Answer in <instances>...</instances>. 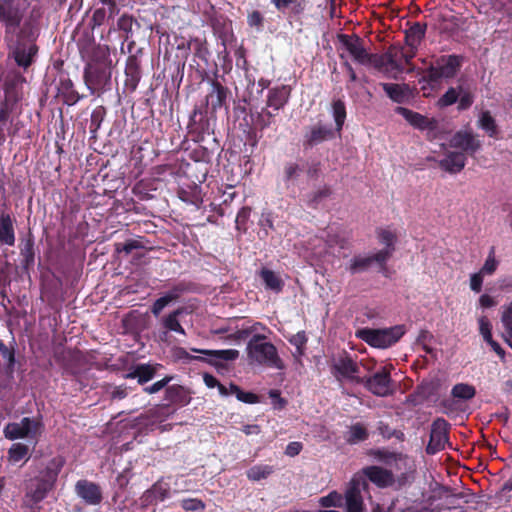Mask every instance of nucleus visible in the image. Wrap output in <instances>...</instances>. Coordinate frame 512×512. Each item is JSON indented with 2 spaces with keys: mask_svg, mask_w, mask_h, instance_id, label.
Listing matches in <instances>:
<instances>
[{
  "mask_svg": "<svg viewBox=\"0 0 512 512\" xmlns=\"http://www.w3.org/2000/svg\"><path fill=\"white\" fill-rule=\"evenodd\" d=\"M63 466L64 459L62 457H54L49 460L46 466L39 470L38 475L26 482V497L33 503L44 500L54 488Z\"/></svg>",
  "mask_w": 512,
  "mask_h": 512,
  "instance_id": "f257e3e1",
  "label": "nucleus"
},
{
  "mask_svg": "<svg viewBox=\"0 0 512 512\" xmlns=\"http://www.w3.org/2000/svg\"><path fill=\"white\" fill-rule=\"evenodd\" d=\"M246 351L251 362L276 369L284 368L277 348L266 341V336L263 334H254L247 343Z\"/></svg>",
  "mask_w": 512,
  "mask_h": 512,
  "instance_id": "f03ea898",
  "label": "nucleus"
},
{
  "mask_svg": "<svg viewBox=\"0 0 512 512\" xmlns=\"http://www.w3.org/2000/svg\"><path fill=\"white\" fill-rule=\"evenodd\" d=\"M464 57L461 55H441L424 71L423 79L429 84L439 83L442 79H451L460 70Z\"/></svg>",
  "mask_w": 512,
  "mask_h": 512,
  "instance_id": "7ed1b4c3",
  "label": "nucleus"
},
{
  "mask_svg": "<svg viewBox=\"0 0 512 512\" xmlns=\"http://www.w3.org/2000/svg\"><path fill=\"white\" fill-rule=\"evenodd\" d=\"M405 334L404 325H396L384 329L363 328L357 336L369 346L385 349L397 343Z\"/></svg>",
  "mask_w": 512,
  "mask_h": 512,
  "instance_id": "20e7f679",
  "label": "nucleus"
},
{
  "mask_svg": "<svg viewBox=\"0 0 512 512\" xmlns=\"http://www.w3.org/2000/svg\"><path fill=\"white\" fill-rule=\"evenodd\" d=\"M355 382L362 384L369 392L378 397H387L394 391L388 366L381 367L371 376L356 378Z\"/></svg>",
  "mask_w": 512,
  "mask_h": 512,
  "instance_id": "39448f33",
  "label": "nucleus"
},
{
  "mask_svg": "<svg viewBox=\"0 0 512 512\" xmlns=\"http://www.w3.org/2000/svg\"><path fill=\"white\" fill-rule=\"evenodd\" d=\"M112 68L85 65L83 80L91 94H102L110 89Z\"/></svg>",
  "mask_w": 512,
  "mask_h": 512,
  "instance_id": "423d86ee",
  "label": "nucleus"
},
{
  "mask_svg": "<svg viewBox=\"0 0 512 512\" xmlns=\"http://www.w3.org/2000/svg\"><path fill=\"white\" fill-rule=\"evenodd\" d=\"M395 113L401 115L413 128L426 132L428 140L436 138L439 122L435 118H429L406 107L397 106Z\"/></svg>",
  "mask_w": 512,
  "mask_h": 512,
  "instance_id": "0eeeda50",
  "label": "nucleus"
},
{
  "mask_svg": "<svg viewBox=\"0 0 512 512\" xmlns=\"http://www.w3.org/2000/svg\"><path fill=\"white\" fill-rule=\"evenodd\" d=\"M24 9L20 0H0V22L5 27V33H14L22 22Z\"/></svg>",
  "mask_w": 512,
  "mask_h": 512,
  "instance_id": "6e6552de",
  "label": "nucleus"
},
{
  "mask_svg": "<svg viewBox=\"0 0 512 512\" xmlns=\"http://www.w3.org/2000/svg\"><path fill=\"white\" fill-rule=\"evenodd\" d=\"M455 103H458L457 109L459 111H465L469 109L474 103V95L469 89L464 88L462 85H458L457 87H450L438 99L437 106L439 108H445Z\"/></svg>",
  "mask_w": 512,
  "mask_h": 512,
  "instance_id": "1a4fd4ad",
  "label": "nucleus"
},
{
  "mask_svg": "<svg viewBox=\"0 0 512 512\" xmlns=\"http://www.w3.org/2000/svg\"><path fill=\"white\" fill-rule=\"evenodd\" d=\"M450 424L442 417L436 418L431 425L430 438L426 446V453L434 455L445 449L449 439Z\"/></svg>",
  "mask_w": 512,
  "mask_h": 512,
  "instance_id": "9d476101",
  "label": "nucleus"
},
{
  "mask_svg": "<svg viewBox=\"0 0 512 512\" xmlns=\"http://www.w3.org/2000/svg\"><path fill=\"white\" fill-rule=\"evenodd\" d=\"M338 39L350 53L353 59L359 64H369L372 62V58L375 57L374 55L367 52L364 47L363 39L360 38L357 34H340Z\"/></svg>",
  "mask_w": 512,
  "mask_h": 512,
  "instance_id": "9b49d317",
  "label": "nucleus"
},
{
  "mask_svg": "<svg viewBox=\"0 0 512 512\" xmlns=\"http://www.w3.org/2000/svg\"><path fill=\"white\" fill-rule=\"evenodd\" d=\"M74 491L76 495L90 506H98L103 501L102 488L98 483L87 479H80L76 482Z\"/></svg>",
  "mask_w": 512,
  "mask_h": 512,
  "instance_id": "f8f14e48",
  "label": "nucleus"
},
{
  "mask_svg": "<svg viewBox=\"0 0 512 512\" xmlns=\"http://www.w3.org/2000/svg\"><path fill=\"white\" fill-rule=\"evenodd\" d=\"M367 483L360 475H354L349 482L345 492L346 510L347 512H362L363 499L361 489L365 488Z\"/></svg>",
  "mask_w": 512,
  "mask_h": 512,
  "instance_id": "ddd939ff",
  "label": "nucleus"
},
{
  "mask_svg": "<svg viewBox=\"0 0 512 512\" xmlns=\"http://www.w3.org/2000/svg\"><path fill=\"white\" fill-rule=\"evenodd\" d=\"M387 252H377L373 255H355L347 266V270L352 274H358L367 271L371 265L377 263L381 270L386 269Z\"/></svg>",
  "mask_w": 512,
  "mask_h": 512,
  "instance_id": "4468645a",
  "label": "nucleus"
},
{
  "mask_svg": "<svg viewBox=\"0 0 512 512\" xmlns=\"http://www.w3.org/2000/svg\"><path fill=\"white\" fill-rule=\"evenodd\" d=\"M170 484L164 481V477L158 479L140 497L141 507L147 508L156 505L170 497Z\"/></svg>",
  "mask_w": 512,
  "mask_h": 512,
  "instance_id": "2eb2a0df",
  "label": "nucleus"
},
{
  "mask_svg": "<svg viewBox=\"0 0 512 512\" xmlns=\"http://www.w3.org/2000/svg\"><path fill=\"white\" fill-rule=\"evenodd\" d=\"M208 21L214 35L221 40L224 51L226 52V42L233 32L232 21L225 14L215 10L214 7L211 8Z\"/></svg>",
  "mask_w": 512,
  "mask_h": 512,
  "instance_id": "dca6fc26",
  "label": "nucleus"
},
{
  "mask_svg": "<svg viewBox=\"0 0 512 512\" xmlns=\"http://www.w3.org/2000/svg\"><path fill=\"white\" fill-rule=\"evenodd\" d=\"M38 51L36 44L15 41L11 54L15 63L26 70L34 63Z\"/></svg>",
  "mask_w": 512,
  "mask_h": 512,
  "instance_id": "f3484780",
  "label": "nucleus"
},
{
  "mask_svg": "<svg viewBox=\"0 0 512 512\" xmlns=\"http://www.w3.org/2000/svg\"><path fill=\"white\" fill-rule=\"evenodd\" d=\"M450 146L460 149L465 155L474 156L481 148V141L470 131H457L450 139Z\"/></svg>",
  "mask_w": 512,
  "mask_h": 512,
  "instance_id": "a211bd4d",
  "label": "nucleus"
},
{
  "mask_svg": "<svg viewBox=\"0 0 512 512\" xmlns=\"http://www.w3.org/2000/svg\"><path fill=\"white\" fill-rule=\"evenodd\" d=\"M335 137V132L331 124L317 123L310 127V130L304 135V148H312L324 141L331 140Z\"/></svg>",
  "mask_w": 512,
  "mask_h": 512,
  "instance_id": "6ab92c4d",
  "label": "nucleus"
},
{
  "mask_svg": "<svg viewBox=\"0 0 512 512\" xmlns=\"http://www.w3.org/2000/svg\"><path fill=\"white\" fill-rule=\"evenodd\" d=\"M191 351L208 356L209 358H205L203 362H206L217 369L225 367L223 362L235 361L239 357V351L236 349L209 350L191 348Z\"/></svg>",
  "mask_w": 512,
  "mask_h": 512,
  "instance_id": "aec40b11",
  "label": "nucleus"
},
{
  "mask_svg": "<svg viewBox=\"0 0 512 512\" xmlns=\"http://www.w3.org/2000/svg\"><path fill=\"white\" fill-rule=\"evenodd\" d=\"M210 85L211 89L208 95L206 96L205 106H207L210 102L211 109L213 112H216L218 109L222 107H227V100L231 95V92L228 89V87L224 86L217 79H212Z\"/></svg>",
  "mask_w": 512,
  "mask_h": 512,
  "instance_id": "412c9836",
  "label": "nucleus"
},
{
  "mask_svg": "<svg viewBox=\"0 0 512 512\" xmlns=\"http://www.w3.org/2000/svg\"><path fill=\"white\" fill-rule=\"evenodd\" d=\"M363 476L379 488H387L394 484V475L390 470L380 466H367L361 470Z\"/></svg>",
  "mask_w": 512,
  "mask_h": 512,
  "instance_id": "4be33fe9",
  "label": "nucleus"
},
{
  "mask_svg": "<svg viewBox=\"0 0 512 512\" xmlns=\"http://www.w3.org/2000/svg\"><path fill=\"white\" fill-rule=\"evenodd\" d=\"M57 94L61 98L63 104L68 106H73L81 99L85 97V95L80 94L73 83V81L68 77L61 75L59 78V82L57 84Z\"/></svg>",
  "mask_w": 512,
  "mask_h": 512,
  "instance_id": "5701e85b",
  "label": "nucleus"
},
{
  "mask_svg": "<svg viewBox=\"0 0 512 512\" xmlns=\"http://www.w3.org/2000/svg\"><path fill=\"white\" fill-rule=\"evenodd\" d=\"M159 368H162V365L159 363L136 364L135 366L130 368L128 373L125 375V378L136 379L139 385H145L156 376Z\"/></svg>",
  "mask_w": 512,
  "mask_h": 512,
  "instance_id": "b1692460",
  "label": "nucleus"
},
{
  "mask_svg": "<svg viewBox=\"0 0 512 512\" xmlns=\"http://www.w3.org/2000/svg\"><path fill=\"white\" fill-rule=\"evenodd\" d=\"M190 133H195L199 136L209 134L210 132V121L207 116V110L205 107L195 106L188 123Z\"/></svg>",
  "mask_w": 512,
  "mask_h": 512,
  "instance_id": "393cba45",
  "label": "nucleus"
},
{
  "mask_svg": "<svg viewBox=\"0 0 512 512\" xmlns=\"http://www.w3.org/2000/svg\"><path fill=\"white\" fill-rule=\"evenodd\" d=\"M291 91V86L284 84L269 89L266 100L267 108H272L273 112L283 109L290 99Z\"/></svg>",
  "mask_w": 512,
  "mask_h": 512,
  "instance_id": "a878e982",
  "label": "nucleus"
},
{
  "mask_svg": "<svg viewBox=\"0 0 512 512\" xmlns=\"http://www.w3.org/2000/svg\"><path fill=\"white\" fill-rule=\"evenodd\" d=\"M125 67V89L134 92L141 79L140 62L135 54L130 53Z\"/></svg>",
  "mask_w": 512,
  "mask_h": 512,
  "instance_id": "bb28decb",
  "label": "nucleus"
},
{
  "mask_svg": "<svg viewBox=\"0 0 512 512\" xmlns=\"http://www.w3.org/2000/svg\"><path fill=\"white\" fill-rule=\"evenodd\" d=\"M332 372L334 374H338L343 378L350 379L355 381L357 376H355L359 372V367L357 363L349 356H341L331 366Z\"/></svg>",
  "mask_w": 512,
  "mask_h": 512,
  "instance_id": "cd10ccee",
  "label": "nucleus"
},
{
  "mask_svg": "<svg viewBox=\"0 0 512 512\" xmlns=\"http://www.w3.org/2000/svg\"><path fill=\"white\" fill-rule=\"evenodd\" d=\"M139 28V22L131 15L123 14L117 20V29L122 33V44L124 42H128L127 49L128 53H132V49L135 46V42L133 40L129 41L133 35V28Z\"/></svg>",
  "mask_w": 512,
  "mask_h": 512,
  "instance_id": "c85d7f7f",
  "label": "nucleus"
},
{
  "mask_svg": "<svg viewBox=\"0 0 512 512\" xmlns=\"http://www.w3.org/2000/svg\"><path fill=\"white\" fill-rule=\"evenodd\" d=\"M466 160V155L463 152L449 151L439 161V167L450 174H457L464 169Z\"/></svg>",
  "mask_w": 512,
  "mask_h": 512,
  "instance_id": "c756f323",
  "label": "nucleus"
},
{
  "mask_svg": "<svg viewBox=\"0 0 512 512\" xmlns=\"http://www.w3.org/2000/svg\"><path fill=\"white\" fill-rule=\"evenodd\" d=\"M164 400L171 405L186 406L191 401L190 392L182 385H168L165 389Z\"/></svg>",
  "mask_w": 512,
  "mask_h": 512,
  "instance_id": "7c9ffc66",
  "label": "nucleus"
},
{
  "mask_svg": "<svg viewBox=\"0 0 512 512\" xmlns=\"http://www.w3.org/2000/svg\"><path fill=\"white\" fill-rule=\"evenodd\" d=\"M111 51L107 44H98L93 47L90 59L86 65L113 68V62L110 57Z\"/></svg>",
  "mask_w": 512,
  "mask_h": 512,
  "instance_id": "2f4dec72",
  "label": "nucleus"
},
{
  "mask_svg": "<svg viewBox=\"0 0 512 512\" xmlns=\"http://www.w3.org/2000/svg\"><path fill=\"white\" fill-rule=\"evenodd\" d=\"M33 421L24 417L19 423H9L4 429L5 437L10 440L25 438L29 435Z\"/></svg>",
  "mask_w": 512,
  "mask_h": 512,
  "instance_id": "473e14b6",
  "label": "nucleus"
},
{
  "mask_svg": "<svg viewBox=\"0 0 512 512\" xmlns=\"http://www.w3.org/2000/svg\"><path fill=\"white\" fill-rule=\"evenodd\" d=\"M277 11L285 13L289 9V17L299 18L306 10L305 0H271Z\"/></svg>",
  "mask_w": 512,
  "mask_h": 512,
  "instance_id": "72a5a7b5",
  "label": "nucleus"
},
{
  "mask_svg": "<svg viewBox=\"0 0 512 512\" xmlns=\"http://www.w3.org/2000/svg\"><path fill=\"white\" fill-rule=\"evenodd\" d=\"M400 45L392 44L388 47L385 53L378 57L375 61L376 67L390 66L394 70L402 71L403 65L399 61Z\"/></svg>",
  "mask_w": 512,
  "mask_h": 512,
  "instance_id": "f704fd0d",
  "label": "nucleus"
},
{
  "mask_svg": "<svg viewBox=\"0 0 512 512\" xmlns=\"http://www.w3.org/2000/svg\"><path fill=\"white\" fill-rule=\"evenodd\" d=\"M303 172L304 166L299 161H286L282 168V180L286 188L295 185Z\"/></svg>",
  "mask_w": 512,
  "mask_h": 512,
  "instance_id": "c9c22d12",
  "label": "nucleus"
},
{
  "mask_svg": "<svg viewBox=\"0 0 512 512\" xmlns=\"http://www.w3.org/2000/svg\"><path fill=\"white\" fill-rule=\"evenodd\" d=\"M0 243L8 246L15 244L14 221L8 213L0 215Z\"/></svg>",
  "mask_w": 512,
  "mask_h": 512,
  "instance_id": "e433bc0d",
  "label": "nucleus"
},
{
  "mask_svg": "<svg viewBox=\"0 0 512 512\" xmlns=\"http://www.w3.org/2000/svg\"><path fill=\"white\" fill-rule=\"evenodd\" d=\"M183 311V308H177L161 319V324L164 328V336H166L168 332H176L182 335L186 334L185 329L182 327L179 321V316L183 313Z\"/></svg>",
  "mask_w": 512,
  "mask_h": 512,
  "instance_id": "4c0bfd02",
  "label": "nucleus"
},
{
  "mask_svg": "<svg viewBox=\"0 0 512 512\" xmlns=\"http://www.w3.org/2000/svg\"><path fill=\"white\" fill-rule=\"evenodd\" d=\"M39 36V27L38 24L33 19L26 20L22 27L19 29L18 34L16 35V40L18 42L36 44V40Z\"/></svg>",
  "mask_w": 512,
  "mask_h": 512,
  "instance_id": "58836bf2",
  "label": "nucleus"
},
{
  "mask_svg": "<svg viewBox=\"0 0 512 512\" xmlns=\"http://www.w3.org/2000/svg\"><path fill=\"white\" fill-rule=\"evenodd\" d=\"M427 30V24L415 22L405 31V44L407 47H418L424 39Z\"/></svg>",
  "mask_w": 512,
  "mask_h": 512,
  "instance_id": "ea45409f",
  "label": "nucleus"
},
{
  "mask_svg": "<svg viewBox=\"0 0 512 512\" xmlns=\"http://www.w3.org/2000/svg\"><path fill=\"white\" fill-rule=\"evenodd\" d=\"M383 90L387 96L395 103L401 104L408 99V85H399L396 83H382Z\"/></svg>",
  "mask_w": 512,
  "mask_h": 512,
  "instance_id": "a19ab883",
  "label": "nucleus"
},
{
  "mask_svg": "<svg viewBox=\"0 0 512 512\" xmlns=\"http://www.w3.org/2000/svg\"><path fill=\"white\" fill-rule=\"evenodd\" d=\"M188 47L193 50L195 58L201 60L205 66L209 64L210 50L206 39L199 37L191 38L188 42Z\"/></svg>",
  "mask_w": 512,
  "mask_h": 512,
  "instance_id": "79ce46f5",
  "label": "nucleus"
},
{
  "mask_svg": "<svg viewBox=\"0 0 512 512\" xmlns=\"http://www.w3.org/2000/svg\"><path fill=\"white\" fill-rule=\"evenodd\" d=\"M260 277L264 282L265 288L275 293H280L284 288V281L274 271L268 268H262Z\"/></svg>",
  "mask_w": 512,
  "mask_h": 512,
  "instance_id": "37998d69",
  "label": "nucleus"
},
{
  "mask_svg": "<svg viewBox=\"0 0 512 512\" xmlns=\"http://www.w3.org/2000/svg\"><path fill=\"white\" fill-rule=\"evenodd\" d=\"M478 127L485 131V133L494 139L499 138V128L496 120L491 115L490 111L485 110L480 113L478 119Z\"/></svg>",
  "mask_w": 512,
  "mask_h": 512,
  "instance_id": "c03bdc74",
  "label": "nucleus"
},
{
  "mask_svg": "<svg viewBox=\"0 0 512 512\" xmlns=\"http://www.w3.org/2000/svg\"><path fill=\"white\" fill-rule=\"evenodd\" d=\"M369 437V432L364 424L355 423L349 427V430L346 435V441L349 444H357L367 440Z\"/></svg>",
  "mask_w": 512,
  "mask_h": 512,
  "instance_id": "a18cd8bd",
  "label": "nucleus"
},
{
  "mask_svg": "<svg viewBox=\"0 0 512 512\" xmlns=\"http://www.w3.org/2000/svg\"><path fill=\"white\" fill-rule=\"evenodd\" d=\"M332 191L328 185H323L319 189L306 195L305 202L308 207L316 209L318 205L331 195Z\"/></svg>",
  "mask_w": 512,
  "mask_h": 512,
  "instance_id": "49530a36",
  "label": "nucleus"
},
{
  "mask_svg": "<svg viewBox=\"0 0 512 512\" xmlns=\"http://www.w3.org/2000/svg\"><path fill=\"white\" fill-rule=\"evenodd\" d=\"M275 471L274 467L267 464L254 465L246 471L247 478L250 481H260L267 479Z\"/></svg>",
  "mask_w": 512,
  "mask_h": 512,
  "instance_id": "de8ad7c7",
  "label": "nucleus"
},
{
  "mask_svg": "<svg viewBox=\"0 0 512 512\" xmlns=\"http://www.w3.org/2000/svg\"><path fill=\"white\" fill-rule=\"evenodd\" d=\"M20 255L22 256V266L24 269H29L35 262L34 240L30 236L26 239L20 248Z\"/></svg>",
  "mask_w": 512,
  "mask_h": 512,
  "instance_id": "09e8293b",
  "label": "nucleus"
},
{
  "mask_svg": "<svg viewBox=\"0 0 512 512\" xmlns=\"http://www.w3.org/2000/svg\"><path fill=\"white\" fill-rule=\"evenodd\" d=\"M378 238H379V241L385 245V248L379 250L378 252H387L388 253L387 261H388L395 250L394 243L396 241V236L393 232L386 230V229H382L378 233Z\"/></svg>",
  "mask_w": 512,
  "mask_h": 512,
  "instance_id": "8fccbe9b",
  "label": "nucleus"
},
{
  "mask_svg": "<svg viewBox=\"0 0 512 512\" xmlns=\"http://www.w3.org/2000/svg\"><path fill=\"white\" fill-rule=\"evenodd\" d=\"M333 117L336 124V131L338 133L341 132L345 119H346V106L345 103L338 99L335 100L332 104Z\"/></svg>",
  "mask_w": 512,
  "mask_h": 512,
  "instance_id": "3c124183",
  "label": "nucleus"
},
{
  "mask_svg": "<svg viewBox=\"0 0 512 512\" xmlns=\"http://www.w3.org/2000/svg\"><path fill=\"white\" fill-rule=\"evenodd\" d=\"M501 322L507 335V342L512 347V301L502 307Z\"/></svg>",
  "mask_w": 512,
  "mask_h": 512,
  "instance_id": "603ef678",
  "label": "nucleus"
},
{
  "mask_svg": "<svg viewBox=\"0 0 512 512\" xmlns=\"http://www.w3.org/2000/svg\"><path fill=\"white\" fill-rule=\"evenodd\" d=\"M451 394L454 398L469 400L475 396L476 390L472 385L459 383L452 388Z\"/></svg>",
  "mask_w": 512,
  "mask_h": 512,
  "instance_id": "864d4df0",
  "label": "nucleus"
},
{
  "mask_svg": "<svg viewBox=\"0 0 512 512\" xmlns=\"http://www.w3.org/2000/svg\"><path fill=\"white\" fill-rule=\"evenodd\" d=\"M105 115H106V109L103 106H98L92 111L91 117H90L89 130H90V133L93 135V137L96 136V133L99 130L101 123L104 120Z\"/></svg>",
  "mask_w": 512,
  "mask_h": 512,
  "instance_id": "5fc2aeb1",
  "label": "nucleus"
},
{
  "mask_svg": "<svg viewBox=\"0 0 512 512\" xmlns=\"http://www.w3.org/2000/svg\"><path fill=\"white\" fill-rule=\"evenodd\" d=\"M498 266H499V261L496 259L495 247L492 246L489 249L488 256L479 271L482 274H484L485 276H491L496 272Z\"/></svg>",
  "mask_w": 512,
  "mask_h": 512,
  "instance_id": "6e6d98bb",
  "label": "nucleus"
},
{
  "mask_svg": "<svg viewBox=\"0 0 512 512\" xmlns=\"http://www.w3.org/2000/svg\"><path fill=\"white\" fill-rule=\"evenodd\" d=\"M276 113L270 111L267 106L262 109L261 112H258L254 118L255 125L260 129L264 130L268 128L274 121V117Z\"/></svg>",
  "mask_w": 512,
  "mask_h": 512,
  "instance_id": "4d7b16f0",
  "label": "nucleus"
},
{
  "mask_svg": "<svg viewBox=\"0 0 512 512\" xmlns=\"http://www.w3.org/2000/svg\"><path fill=\"white\" fill-rule=\"evenodd\" d=\"M28 446L23 443H14L9 451V460L13 463H17L23 460L28 455Z\"/></svg>",
  "mask_w": 512,
  "mask_h": 512,
  "instance_id": "13d9d810",
  "label": "nucleus"
},
{
  "mask_svg": "<svg viewBox=\"0 0 512 512\" xmlns=\"http://www.w3.org/2000/svg\"><path fill=\"white\" fill-rule=\"evenodd\" d=\"M319 504L325 508L340 507L343 504V496L336 491H332L328 495L321 497Z\"/></svg>",
  "mask_w": 512,
  "mask_h": 512,
  "instance_id": "bf43d9fd",
  "label": "nucleus"
},
{
  "mask_svg": "<svg viewBox=\"0 0 512 512\" xmlns=\"http://www.w3.org/2000/svg\"><path fill=\"white\" fill-rule=\"evenodd\" d=\"M144 245L141 240L129 239L125 243H116L115 251L117 253L124 252L126 255L130 254L133 250L143 249Z\"/></svg>",
  "mask_w": 512,
  "mask_h": 512,
  "instance_id": "052dcab7",
  "label": "nucleus"
},
{
  "mask_svg": "<svg viewBox=\"0 0 512 512\" xmlns=\"http://www.w3.org/2000/svg\"><path fill=\"white\" fill-rule=\"evenodd\" d=\"M247 24L251 28H255L257 32L263 30L264 16L259 10H253L247 15Z\"/></svg>",
  "mask_w": 512,
  "mask_h": 512,
  "instance_id": "680f3d73",
  "label": "nucleus"
},
{
  "mask_svg": "<svg viewBox=\"0 0 512 512\" xmlns=\"http://www.w3.org/2000/svg\"><path fill=\"white\" fill-rule=\"evenodd\" d=\"M174 379L173 375H166L159 381L154 382L152 385L145 386L143 388V392L149 395L156 394L162 389H166L168 384Z\"/></svg>",
  "mask_w": 512,
  "mask_h": 512,
  "instance_id": "e2e57ef3",
  "label": "nucleus"
},
{
  "mask_svg": "<svg viewBox=\"0 0 512 512\" xmlns=\"http://www.w3.org/2000/svg\"><path fill=\"white\" fill-rule=\"evenodd\" d=\"M291 345L295 346L297 352L302 355L304 353L305 345L308 341L305 331H299L288 338Z\"/></svg>",
  "mask_w": 512,
  "mask_h": 512,
  "instance_id": "0e129e2a",
  "label": "nucleus"
},
{
  "mask_svg": "<svg viewBox=\"0 0 512 512\" xmlns=\"http://www.w3.org/2000/svg\"><path fill=\"white\" fill-rule=\"evenodd\" d=\"M250 215H251V208L248 206H244L238 211L236 219H235L237 230L246 231V229H247L246 224L250 218Z\"/></svg>",
  "mask_w": 512,
  "mask_h": 512,
  "instance_id": "69168bd1",
  "label": "nucleus"
},
{
  "mask_svg": "<svg viewBox=\"0 0 512 512\" xmlns=\"http://www.w3.org/2000/svg\"><path fill=\"white\" fill-rule=\"evenodd\" d=\"M181 507L185 510V511H199V510H204L206 505L205 503L200 500V499H196V498H186V499H183L181 501Z\"/></svg>",
  "mask_w": 512,
  "mask_h": 512,
  "instance_id": "338daca9",
  "label": "nucleus"
},
{
  "mask_svg": "<svg viewBox=\"0 0 512 512\" xmlns=\"http://www.w3.org/2000/svg\"><path fill=\"white\" fill-rule=\"evenodd\" d=\"M370 455H372L376 460L385 464H389L393 460H396V454L385 449L371 450Z\"/></svg>",
  "mask_w": 512,
  "mask_h": 512,
  "instance_id": "774afa93",
  "label": "nucleus"
}]
</instances>
